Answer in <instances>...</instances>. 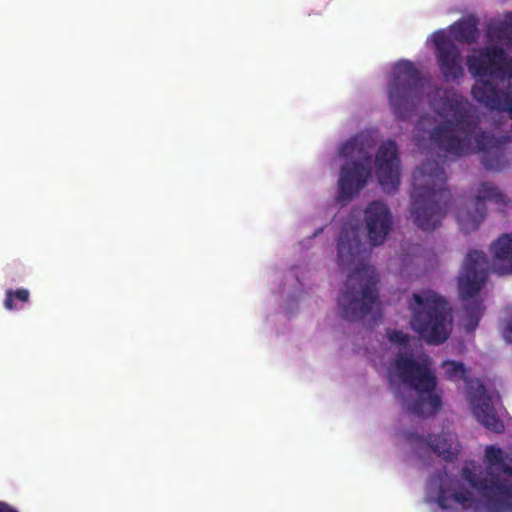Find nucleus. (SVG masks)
Returning a JSON list of instances; mask_svg holds the SVG:
<instances>
[{
	"label": "nucleus",
	"mask_w": 512,
	"mask_h": 512,
	"mask_svg": "<svg viewBox=\"0 0 512 512\" xmlns=\"http://www.w3.org/2000/svg\"><path fill=\"white\" fill-rule=\"evenodd\" d=\"M468 71L480 78L472 87L473 98L486 108L507 112L512 127V59L503 47L491 45L468 55Z\"/></svg>",
	"instance_id": "obj_1"
},
{
	"label": "nucleus",
	"mask_w": 512,
	"mask_h": 512,
	"mask_svg": "<svg viewBox=\"0 0 512 512\" xmlns=\"http://www.w3.org/2000/svg\"><path fill=\"white\" fill-rule=\"evenodd\" d=\"M410 213L414 224L423 231L440 226L451 202L446 187L447 175L436 160H427L413 173Z\"/></svg>",
	"instance_id": "obj_2"
},
{
	"label": "nucleus",
	"mask_w": 512,
	"mask_h": 512,
	"mask_svg": "<svg viewBox=\"0 0 512 512\" xmlns=\"http://www.w3.org/2000/svg\"><path fill=\"white\" fill-rule=\"evenodd\" d=\"M486 469L482 474L464 466L461 477L479 494L490 512H512V466L504 462L503 450L495 445L485 448Z\"/></svg>",
	"instance_id": "obj_3"
},
{
	"label": "nucleus",
	"mask_w": 512,
	"mask_h": 512,
	"mask_svg": "<svg viewBox=\"0 0 512 512\" xmlns=\"http://www.w3.org/2000/svg\"><path fill=\"white\" fill-rule=\"evenodd\" d=\"M445 121L430 132V141L439 150L461 157L471 149L472 135L480 123L475 107L463 97L447 99L442 107Z\"/></svg>",
	"instance_id": "obj_4"
},
{
	"label": "nucleus",
	"mask_w": 512,
	"mask_h": 512,
	"mask_svg": "<svg viewBox=\"0 0 512 512\" xmlns=\"http://www.w3.org/2000/svg\"><path fill=\"white\" fill-rule=\"evenodd\" d=\"M411 328L430 345H440L450 336L452 311L446 299L432 290L413 293L408 303Z\"/></svg>",
	"instance_id": "obj_5"
},
{
	"label": "nucleus",
	"mask_w": 512,
	"mask_h": 512,
	"mask_svg": "<svg viewBox=\"0 0 512 512\" xmlns=\"http://www.w3.org/2000/svg\"><path fill=\"white\" fill-rule=\"evenodd\" d=\"M395 369L401 381L419 394V399L410 405V412L417 416L436 414L442 401L435 393L437 378L429 364L400 354L395 360Z\"/></svg>",
	"instance_id": "obj_6"
},
{
	"label": "nucleus",
	"mask_w": 512,
	"mask_h": 512,
	"mask_svg": "<svg viewBox=\"0 0 512 512\" xmlns=\"http://www.w3.org/2000/svg\"><path fill=\"white\" fill-rule=\"evenodd\" d=\"M379 278L375 269L361 265L352 271L338 298L341 317L348 321L361 320L370 314L378 299Z\"/></svg>",
	"instance_id": "obj_7"
},
{
	"label": "nucleus",
	"mask_w": 512,
	"mask_h": 512,
	"mask_svg": "<svg viewBox=\"0 0 512 512\" xmlns=\"http://www.w3.org/2000/svg\"><path fill=\"white\" fill-rule=\"evenodd\" d=\"M488 277V260L482 251L471 250L465 257L457 277L459 296L464 303L466 329L474 331L483 316L484 306L479 293Z\"/></svg>",
	"instance_id": "obj_8"
},
{
	"label": "nucleus",
	"mask_w": 512,
	"mask_h": 512,
	"mask_svg": "<svg viewBox=\"0 0 512 512\" xmlns=\"http://www.w3.org/2000/svg\"><path fill=\"white\" fill-rule=\"evenodd\" d=\"M424 80L420 70L408 60L397 62L392 69V80L387 88L389 104L400 120L408 119L422 99Z\"/></svg>",
	"instance_id": "obj_9"
},
{
	"label": "nucleus",
	"mask_w": 512,
	"mask_h": 512,
	"mask_svg": "<svg viewBox=\"0 0 512 512\" xmlns=\"http://www.w3.org/2000/svg\"><path fill=\"white\" fill-rule=\"evenodd\" d=\"M340 155L352 161L341 168L338 181L339 202L350 201L365 186L371 175V155L358 137H352L340 148Z\"/></svg>",
	"instance_id": "obj_10"
},
{
	"label": "nucleus",
	"mask_w": 512,
	"mask_h": 512,
	"mask_svg": "<svg viewBox=\"0 0 512 512\" xmlns=\"http://www.w3.org/2000/svg\"><path fill=\"white\" fill-rule=\"evenodd\" d=\"M486 202L505 207L508 201L505 194L494 183L482 182L473 202V211L463 207L457 210V222L463 233H471L479 227L487 213Z\"/></svg>",
	"instance_id": "obj_11"
},
{
	"label": "nucleus",
	"mask_w": 512,
	"mask_h": 512,
	"mask_svg": "<svg viewBox=\"0 0 512 512\" xmlns=\"http://www.w3.org/2000/svg\"><path fill=\"white\" fill-rule=\"evenodd\" d=\"M375 165L376 176L383 191L395 193L400 184V159L395 141L382 142L376 154Z\"/></svg>",
	"instance_id": "obj_12"
},
{
	"label": "nucleus",
	"mask_w": 512,
	"mask_h": 512,
	"mask_svg": "<svg viewBox=\"0 0 512 512\" xmlns=\"http://www.w3.org/2000/svg\"><path fill=\"white\" fill-rule=\"evenodd\" d=\"M438 67L446 80H457L463 76L462 54L459 47L443 32L433 34Z\"/></svg>",
	"instance_id": "obj_13"
},
{
	"label": "nucleus",
	"mask_w": 512,
	"mask_h": 512,
	"mask_svg": "<svg viewBox=\"0 0 512 512\" xmlns=\"http://www.w3.org/2000/svg\"><path fill=\"white\" fill-rule=\"evenodd\" d=\"M510 136L496 138L488 132H480L475 137L476 147L482 152L481 163L487 171L500 172L509 165L506 144Z\"/></svg>",
	"instance_id": "obj_14"
},
{
	"label": "nucleus",
	"mask_w": 512,
	"mask_h": 512,
	"mask_svg": "<svg viewBox=\"0 0 512 512\" xmlns=\"http://www.w3.org/2000/svg\"><path fill=\"white\" fill-rule=\"evenodd\" d=\"M468 399L474 416L485 428L495 433L504 431V423L497 416L492 398L482 383H477L475 389L471 387Z\"/></svg>",
	"instance_id": "obj_15"
},
{
	"label": "nucleus",
	"mask_w": 512,
	"mask_h": 512,
	"mask_svg": "<svg viewBox=\"0 0 512 512\" xmlns=\"http://www.w3.org/2000/svg\"><path fill=\"white\" fill-rule=\"evenodd\" d=\"M367 237L373 246L380 245L386 239L392 225L388 206L381 201H373L365 209Z\"/></svg>",
	"instance_id": "obj_16"
},
{
	"label": "nucleus",
	"mask_w": 512,
	"mask_h": 512,
	"mask_svg": "<svg viewBox=\"0 0 512 512\" xmlns=\"http://www.w3.org/2000/svg\"><path fill=\"white\" fill-rule=\"evenodd\" d=\"M445 472H439L437 478L440 482L437 503L442 509L452 508L454 504L463 509H472L476 506V499L471 491L465 488L458 479L444 480Z\"/></svg>",
	"instance_id": "obj_17"
},
{
	"label": "nucleus",
	"mask_w": 512,
	"mask_h": 512,
	"mask_svg": "<svg viewBox=\"0 0 512 512\" xmlns=\"http://www.w3.org/2000/svg\"><path fill=\"white\" fill-rule=\"evenodd\" d=\"M404 435L411 445L415 447L426 445L445 461H453L458 455L459 450L450 435L440 434L424 437L415 431H406Z\"/></svg>",
	"instance_id": "obj_18"
},
{
	"label": "nucleus",
	"mask_w": 512,
	"mask_h": 512,
	"mask_svg": "<svg viewBox=\"0 0 512 512\" xmlns=\"http://www.w3.org/2000/svg\"><path fill=\"white\" fill-rule=\"evenodd\" d=\"M493 269L499 275L512 273V234L500 235L491 245Z\"/></svg>",
	"instance_id": "obj_19"
},
{
	"label": "nucleus",
	"mask_w": 512,
	"mask_h": 512,
	"mask_svg": "<svg viewBox=\"0 0 512 512\" xmlns=\"http://www.w3.org/2000/svg\"><path fill=\"white\" fill-rule=\"evenodd\" d=\"M360 239L355 229L342 228L337 241V261L340 267L354 263L359 253Z\"/></svg>",
	"instance_id": "obj_20"
},
{
	"label": "nucleus",
	"mask_w": 512,
	"mask_h": 512,
	"mask_svg": "<svg viewBox=\"0 0 512 512\" xmlns=\"http://www.w3.org/2000/svg\"><path fill=\"white\" fill-rule=\"evenodd\" d=\"M450 33L460 43L473 44L479 37L478 20L473 16L458 20L450 26Z\"/></svg>",
	"instance_id": "obj_21"
},
{
	"label": "nucleus",
	"mask_w": 512,
	"mask_h": 512,
	"mask_svg": "<svg viewBox=\"0 0 512 512\" xmlns=\"http://www.w3.org/2000/svg\"><path fill=\"white\" fill-rule=\"evenodd\" d=\"M486 34L490 41L512 46V12L505 14L502 20L489 23Z\"/></svg>",
	"instance_id": "obj_22"
},
{
	"label": "nucleus",
	"mask_w": 512,
	"mask_h": 512,
	"mask_svg": "<svg viewBox=\"0 0 512 512\" xmlns=\"http://www.w3.org/2000/svg\"><path fill=\"white\" fill-rule=\"evenodd\" d=\"M446 379L459 382L466 381L470 370L464 363L455 360H445L441 364Z\"/></svg>",
	"instance_id": "obj_23"
},
{
	"label": "nucleus",
	"mask_w": 512,
	"mask_h": 512,
	"mask_svg": "<svg viewBox=\"0 0 512 512\" xmlns=\"http://www.w3.org/2000/svg\"><path fill=\"white\" fill-rule=\"evenodd\" d=\"M30 300V292L26 288L8 289L5 294L4 307L12 311L22 309L23 305Z\"/></svg>",
	"instance_id": "obj_24"
},
{
	"label": "nucleus",
	"mask_w": 512,
	"mask_h": 512,
	"mask_svg": "<svg viewBox=\"0 0 512 512\" xmlns=\"http://www.w3.org/2000/svg\"><path fill=\"white\" fill-rule=\"evenodd\" d=\"M387 338L391 343L398 345H407L409 342V336L400 330H388Z\"/></svg>",
	"instance_id": "obj_25"
},
{
	"label": "nucleus",
	"mask_w": 512,
	"mask_h": 512,
	"mask_svg": "<svg viewBox=\"0 0 512 512\" xmlns=\"http://www.w3.org/2000/svg\"><path fill=\"white\" fill-rule=\"evenodd\" d=\"M502 336L506 342L512 343V315L507 320V322L502 330Z\"/></svg>",
	"instance_id": "obj_26"
},
{
	"label": "nucleus",
	"mask_w": 512,
	"mask_h": 512,
	"mask_svg": "<svg viewBox=\"0 0 512 512\" xmlns=\"http://www.w3.org/2000/svg\"><path fill=\"white\" fill-rule=\"evenodd\" d=\"M0 512H18L15 508L7 504L6 502L0 501Z\"/></svg>",
	"instance_id": "obj_27"
}]
</instances>
